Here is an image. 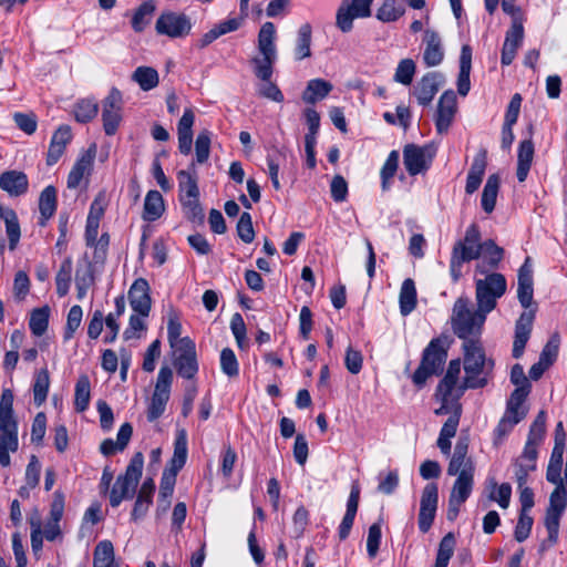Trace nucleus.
Listing matches in <instances>:
<instances>
[{
	"label": "nucleus",
	"instance_id": "nucleus-1",
	"mask_svg": "<svg viewBox=\"0 0 567 567\" xmlns=\"http://www.w3.org/2000/svg\"><path fill=\"white\" fill-rule=\"evenodd\" d=\"M468 446V436L461 435L447 466V474L456 476L449 498L446 515L449 520H454L457 517L462 504L470 497L474 486L475 464L467 455Z\"/></svg>",
	"mask_w": 567,
	"mask_h": 567
},
{
	"label": "nucleus",
	"instance_id": "nucleus-2",
	"mask_svg": "<svg viewBox=\"0 0 567 567\" xmlns=\"http://www.w3.org/2000/svg\"><path fill=\"white\" fill-rule=\"evenodd\" d=\"M450 346V338L445 334L430 341L423 350L420 365L412 375L415 385H424L430 377L439 375L443 371Z\"/></svg>",
	"mask_w": 567,
	"mask_h": 567
},
{
	"label": "nucleus",
	"instance_id": "nucleus-3",
	"mask_svg": "<svg viewBox=\"0 0 567 567\" xmlns=\"http://www.w3.org/2000/svg\"><path fill=\"white\" fill-rule=\"evenodd\" d=\"M488 313L489 311H483L480 307H477L476 310H472L470 300L460 297L453 306L451 317L452 329L454 333L458 338L464 339V341L472 340L470 337L481 333Z\"/></svg>",
	"mask_w": 567,
	"mask_h": 567
},
{
	"label": "nucleus",
	"instance_id": "nucleus-4",
	"mask_svg": "<svg viewBox=\"0 0 567 567\" xmlns=\"http://www.w3.org/2000/svg\"><path fill=\"white\" fill-rule=\"evenodd\" d=\"M481 238L480 227L473 223L467 227L464 238L454 244L450 260V274L454 282L462 277L465 262L480 258L483 244Z\"/></svg>",
	"mask_w": 567,
	"mask_h": 567
},
{
	"label": "nucleus",
	"instance_id": "nucleus-5",
	"mask_svg": "<svg viewBox=\"0 0 567 567\" xmlns=\"http://www.w3.org/2000/svg\"><path fill=\"white\" fill-rule=\"evenodd\" d=\"M259 55L251 59L254 73L258 80H269L274 74V64L277 61L276 27L272 22H265L257 40Z\"/></svg>",
	"mask_w": 567,
	"mask_h": 567
},
{
	"label": "nucleus",
	"instance_id": "nucleus-6",
	"mask_svg": "<svg viewBox=\"0 0 567 567\" xmlns=\"http://www.w3.org/2000/svg\"><path fill=\"white\" fill-rule=\"evenodd\" d=\"M474 282L476 306L483 311L492 312L496 308L497 300L506 292L507 282L505 276L496 271L475 272Z\"/></svg>",
	"mask_w": 567,
	"mask_h": 567
},
{
	"label": "nucleus",
	"instance_id": "nucleus-7",
	"mask_svg": "<svg viewBox=\"0 0 567 567\" xmlns=\"http://www.w3.org/2000/svg\"><path fill=\"white\" fill-rule=\"evenodd\" d=\"M464 350V389L483 388L487 383V363L484 350L478 340H466Z\"/></svg>",
	"mask_w": 567,
	"mask_h": 567
},
{
	"label": "nucleus",
	"instance_id": "nucleus-8",
	"mask_svg": "<svg viewBox=\"0 0 567 567\" xmlns=\"http://www.w3.org/2000/svg\"><path fill=\"white\" fill-rule=\"evenodd\" d=\"M144 456L141 452H136L132 456L124 475H120L116 478L110 492V504L112 507H117L123 499L133 497L142 476Z\"/></svg>",
	"mask_w": 567,
	"mask_h": 567
},
{
	"label": "nucleus",
	"instance_id": "nucleus-9",
	"mask_svg": "<svg viewBox=\"0 0 567 567\" xmlns=\"http://www.w3.org/2000/svg\"><path fill=\"white\" fill-rule=\"evenodd\" d=\"M173 382V371L169 367H161L154 392L147 406V420L154 422L159 419L166 409L171 396V386Z\"/></svg>",
	"mask_w": 567,
	"mask_h": 567
},
{
	"label": "nucleus",
	"instance_id": "nucleus-10",
	"mask_svg": "<svg viewBox=\"0 0 567 567\" xmlns=\"http://www.w3.org/2000/svg\"><path fill=\"white\" fill-rule=\"evenodd\" d=\"M373 0H342L337 10L336 24L344 33L350 32L355 18L371 16Z\"/></svg>",
	"mask_w": 567,
	"mask_h": 567
},
{
	"label": "nucleus",
	"instance_id": "nucleus-11",
	"mask_svg": "<svg viewBox=\"0 0 567 567\" xmlns=\"http://www.w3.org/2000/svg\"><path fill=\"white\" fill-rule=\"evenodd\" d=\"M155 30L161 35L184 38L192 30L190 19L184 13L172 11L162 12L155 23Z\"/></svg>",
	"mask_w": 567,
	"mask_h": 567
},
{
	"label": "nucleus",
	"instance_id": "nucleus-12",
	"mask_svg": "<svg viewBox=\"0 0 567 567\" xmlns=\"http://www.w3.org/2000/svg\"><path fill=\"white\" fill-rule=\"evenodd\" d=\"M123 100L117 89H112L102 102L103 130L106 135L116 133L122 122Z\"/></svg>",
	"mask_w": 567,
	"mask_h": 567
},
{
	"label": "nucleus",
	"instance_id": "nucleus-13",
	"mask_svg": "<svg viewBox=\"0 0 567 567\" xmlns=\"http://www.w3.org/2000/svg\"><path fill=\"white\" fill-rule=\"evenodd\" d=\"M432 158L433 153L429 146L408 144L403 148V164L411 176L427 171Z\"/></svg>",
	"mask_w": 567,
	"mask_h": 567
},
{
	"label": "nucleus",
	"instance_id": "nucleus-14",
	"mask_svg": "<svg viewBox=\"0 0 567 567\" xmlns=\"http://www.w3.org/2000/svg\"><path fill=\"white\" fill-rule=\"evenodd\" d=\"M175 350L174 365L178 375L193 379L198 371L195 343L189 338H184L182 346Z\"/></svg>",
	"mask_w": 567,
	"mask_h": 567
},
{
	"label": "nucleus",
	"instance_id": "nucleus-15",
	"mask_svg": "<svg viewBox=\"0 0 567 567\" xmlns=\"http://www.w3.org/2000/svg\"><path fill=\"white\" fill-rule=\"evenodd\" d=\"M439 501V491L435 483L425 485L422 492L419 513V528L426 533L435 517Z\"/></svg>",
	"mask_w": 567,
	"mask_h": 567
},
{
	"label": "nucleus",
	"instance_id": "nucleus-16",
	"mask_svg": "<svg viewBox=\"0 0 567 567\" xmlns=\"http://www.w3.org/2000/svg\"><path fill=\"white\" fill-rule=\"evenodd\" d=\"M524 25L523 20L519 18H515L512 21L509 29L506 31L505 40L502 48L501 53V63L502 65H509L514 61L518 49L523 44L524 40Z\"/></svg>",
	"mask_w": 567,
	"mask_h": 567
},
{
	"label": "nucleus",
	"instance_id": "nucleus-17",
	"mask_svg": "<svg viewBox=\"0 0 567 567\" xmlns=\"http://www.w3.org/2000/svg\"><path fill=\"white\" fill-rule=\"evenodd\" d=\"M456 113V95L452 90L445 91L437 103L435 117L436 131L440 134L447 133Z\"/></svg>",
	"mask_w": 567,
	"mask_h": 567
},
{
	"label": "nucleus",
	"instance_id": "nucleus-18",
	"mask_svg": "<svg viewBox=\"0 0 567 567\" xmlns=\"http://www.w3.org/2000/svg\"><path fill=\"white\" fill-rule=\"evenodd\" d=\"M130 306L134 312L142 317H147L151 311L152 300L150 296V285L146 279H136L128 290Z\"/></svg>",
	"mask_w": 567,
	"mask_h": 567
},
{
	"label": "nucleus",
	"instance_id": "nucleus-19",
	"mask_svg": "<svg viewBox=\"0 0 567 567\" xmlns=\"http://www.w3.org/2000/svg\"><path fill=\"white\" fill-rule=\"evenodd\" d=\"M19 446L17 422L0 421V464L3 467L10 465V452H16Z\"/></svg>",
	"mask_w": 567,
	"mask_h": 567
},
{
	"label": "nucleus",
	"instance_id": "nucleus-20",
	"mask_svg": "<svg viewBox=\"0 0 567 567\" xmlns=\"http://www.w3.org/2000/svg\"><path fill=\"white\" fill-rule=\"evenodd\" d=\"M443 83L444 76L439 72H429L423 75L413 91L417 102L421 105H429Z\"/></svg>",
	"mask_w": 567,
	"mask_h": 567
},
{
	"label": "nucleus",
	"instance_id": "nucleus-21",
	"mask_svg": "<svg viewBox=\"0 0 567 567\" xmlns=\"http://www.w3.org/2000/svg\"><path fill=\"white\" fill-rule=\"evenodd\" d=\"M535 311H524L515 323V334L513 342V357L518 359L523 355L526 343L530 337Z\"/></svg>",
	"mask_w": 567,
	"mask_h": 567
},
{
	"label": "nucleus",
	"instance_id": "nucleus-22",
	"mask_svg": "<svg viewBox=\"0 0 567 567\" xmlns=\"http://www.w3.org/2000/svg\"><path fill=\"white\" fill-rule=\"evenodd\" d=\"M247 18L248 16H244L239 11L238 17L228 18L224 21L218 22L209 31L202 35V38L198 40L197 45L200 49L206 48L221 35L237 31L243 25Z\"/></svg>",
	"mask_w": 567,
	"mask_h": 567
},
{
	"label": "nucleus",
	"instance_id": "nucleus-23",
	"mask_svg": "<svg viewBox=\"0 0 567 567\" xmlns=\"http://www.w3.org/2000/svg\"><path fill=\"white\" fill-rule=\"evenodd\" d=\"M96 154L95 144L91 145L75 162L68 176V187L76 188L84 176L90 175Z\"/></svg>",
	"mask_w": 567,
	"mask_h": 567
},
{
	"label": "nucleus",
	"instance_id": "nucleus-24",
	"mask_svg": "<svg viewBox=\"0 0 567 567\" xmlns=\"http://www.w3.org/2000/svg\"><path fill=\"white\" fill-rule=\"evenodd\" d=\"M504 256V250L499 246H497L494 240L488 239L482 244V252L480 256V261L475 266L476 274H485L489 271H494L502 261Z\"/></svg>",
	"mask_w": 567,
	"mask_h": 567
},
{
	"label": "nucleus",
	"instance_id": "nucleus-25",
	"mask_svg": "<svg viewBox=\"0 0 567 567\" xmlns=\"http://www.w3.org/2000/svg\"><path fill=\"white\" fill-rule=\"evenodd\" d=\"M537 450L525 447L523 453L514 461V475L517 486L527 483L528 475L536 470Z\"/></svg>",
	"mask_w": 567,
	"mask_h": 567
},
{
	"label": "nucleus",
	"instance_id": "nucleus-26",
	"mask_svg": "<svg viewBox=\"0 0 567 567\" xmlns=\"http://www.w3.org/2000/svg\"><path fill=\"white\" fill-rule=\"evenodd\" d=\"M423 41L425 44L423 61L426 66L431 68L441 64L444 59V50L439 33L433 30H426Z\"/></svg>",
	"mask_w": 567,
	"mask_h": 567
},
{
	"label": "nucleus",
	"instance_id": "nucleus-27",
	"mask_svg": "<svg viewBox=\"0 0 567 567\" xmlns=\"http://www.w3.org/2000/svg\"><path fill=\"white\" fill-rule=\"evenodd\" d=\"M194 123L195 114L193 110L186 109L177 124L178 150L184 155L192 152Z\"/></svg>",
	"mask_w": 567,
	"mask_h": 567
},
{
	"label": "nucleus",
	"instance_id": "nucleus-28",
	"mask_svg": "<svg viewBox=\"0 0 567 567\" xmlns=\"http://www.w3.org/2000/svg\"><path fill=\"white\" fill-rule=\"evenodd\" d=\"M29 181L23 172L7 171L0 175V188L10 196L18 197L28 192Z\"/></svg>",
	"mask_w": 567,
	"mask_h": 567
},
{
	"label": "nucleus",
	"instance_id": "nucleus-29",
	"mask_svg": "<svg viewBox=\"0 0 567 567\" xmlns=\"http://www.w3.org/2000/svg\"><path fill=\"white\" fill-rule=\"evenodd\" d=\"M486 165H487L486 151L482 150L473 158V163L467 173L466 185H465V192L467 194H473L478 189V187L482 183L483 176L485 174Z\"/></svg>",
	"mask_w": 567,
	"mask_h": 567
},
{
	"label": "nucleus",
	"instance_id": "nucleus-30",
	"mask_svg": "<svg viewBox=\"0 0 567 567\" xmlns=\"http://www.w3.org/2000/svg\"><path fill=\"white\" fill-rule=\"evenodd\" d=\"M472 69V49L470 45L464 44L460 55V73L457 76V92L460 95L465 96L470 92L471 81L470 74Z\"/></svg>",
	"mask_w": 567,
	"mask_h": 567
},
{
	"label": "nucleus",
	"instance_id": "nucleus-31",
	"mask_svg": "<svg viewBox=\"0 0 567 567\" xmlns=\"http://www.w3.org/2000/svg\"><path fill=\"white\" fill-rule=\"evenodd\" d=\"M154 491L155 483L153 478H146L138 491L137 498L132 511V519L137 520L147 513L148 507L152 504Z\"/></svg>",
	"mask_w": 567,
	"mask_h": 567
},
{
	"label": "nucleus",
	"instance_id": "nucleus-32",
	"mask_svg": "<svg viewBox=\"0 0 567 567\" xmlns=\"http://www.w3.org/2000/svg\"><path fill=\"white\" fill-rule=\"evenodd\" d=\"M461 416H458V409L456 408V412L453 415H450L449 419L443 424L439 439H437V447L444 455H450L451 453V439L455 436Z\"/></svg>",
	"mask_w": 567,
	"mask_h": 567
},
{
	"label": "nucleus",
	"instance_id": "nucleus-33",
	"mask_svg": "<svg viewBox=\"0 0 567 567\" xmlns=\"http://www.w3.org/2000/svg\"><path fill=\"white\" fill-rule=\"evenodd\" d=\"M187 435L184 430H181L177 433L175 443H174V453L171 458L169 465L165 471L177 474L186 463L187 458Z\"/></svg>",
	"mask_w": 567,
	"mask_h": 567
},
{
	"label": "nucleus",
	"instance_id": "nucleus-34",
	"mask_svg": "<svg viewBox=\"0 0 567 567\" xmlns=\"http://www.w3.org/2000/svg\"><path fill=\"white\" fill-rule=\"evenodd\" d=\"M534 158V144L532 140H525L519 143L517 154V179L522 183L525 182L529 173L532 162Z\"/></svg>",
	"mask_w": 567,
	"mask_h": 567
},
{
	"label": "nucleus",
	"instance_id": "nucleus-35",
	"mask_svg": "<svg viewBox=\"0 0 567 567\" xmlns=\"http://www.w3.org/2000/svg\"><path fill=\"white\" fill-rule=\"evenodd\" d=\"M332 89L333 86L330 82L323 79H312L307 83L302 93V100L308 104H315L318 101L323 100Z\"/></svg>",
	"mask_w": 567,
	"mask_h": 567
},
{
	"label": "nucleus",
	"instance_id": "nucleus-36",
	"mask_svg": "<svg viewBox=\"0 0 567 567\" xmlns=\"http://www.w3.org/2000/svg\"><path fill=\"white\" fill-rule=\"evenodd\" d=\"M165 210L164 199L158 190L147 192L144 200L143 219L154 221L158 219Z\"/></svg>",
	"mask_w": 567,
	"mask_h": 567
},
{
	"label": "nucleus",
	"instance_id": "nucleus-37",
	"mask_svg": "<svg viewBox=\"0 0 567 567\" xmlns=\"http://www.w3.org/2000/svg\"><path fill=\"white\" fill-rule=\"evenodd\" d=\"M399 303L402 316L410 315L416 307V288L411 278H408L402 282Z\"/></svg>",
	"mask_w": 567,
	"mask_h": 567
},
{
	"label": "nucleus",
	"instance_id": "nucleus-38",
	"mask_svg": "<svg viewBox=\"0 0 567 567\" xmlns=\"http://www.w3.org/2000/svg\"><path fill=\"white\" fill-rule=\"evenodd\" d=\"M312 28L309 23L300 25L297 32L295 58L300 61L311 56Z\"/></svg>",
	"mask_w": 567,
	"mask_h": 567
},
{
	"label": "nucleus",
	"instance_id": "nucleus-39",
	"mask_svg": "<svg viewBox=\"0 0 567 567\" xmlns=\"http://www.w3.org/2000/svg\"><path fill=\"white\" fill-rule=\"evenodd\" d=\"M155 3L153 0L144 1L134 12L132 17V28L135 32H143L151 23L155 12Z\"/></svg>",
	"mask_w": 567,
	"mask_h": 567
},
{
	"label": "nucleus",
	"instance_id": "nucleus-40",
	"mask_svg": "<svg viewBox=\"0 0 567 567\" xmlns=\"http://www.w3.org/2000/svg\"><path fill=\"white\" fill-rule=\"evenodd\" d=\"M499 188V177L496 174L488 176L482 193V208L489 214L494 210Z\"/></svg>",
	"mask_w": 567,
	"mask_h": 567
},
{
	"label": "nucleus",
	"instance_id": "nucleus-41",
	"mask_svg": "<svg viewBox=\"0 0 567 567\" xmlns=\"http://www.w3.org/2000/svg\"><path fill=\"white\" fill-rule=\"evenodd\" d=\"M178 198L199 196L197 176L195 172L179 171L177 173Z\"/></svg>",
	"mask_w": 567,
	"mask_h": 567
},
{
	"label": "nucleus",
	"instance_id": "nucleus-42",
	"mask_svg": "<svg viewBox=\"0 0 567 567\" xmlns=\"http://www.w3.org/2000/svg\"><path fill=\"white\" fill-rule=\"evenodd\" d=\"M132 80L138 84L143 91H150L158 85V73L151 66H138L132 74Z\"/></svg>",
	"mask_w": 567,
	"mask_h": 567
},
{
	"label": "nucleus",
	"instance_id": "nucleus-43",
	"mask_svg": "<svg viewBox=\"0 0 567 567\" xmlns=\"http://www.w3.org/2000/svg\"><path fill=\"white\" fill-rule=\"evenodd\" d=\"M91 398V384L87 375H80L75 384L74 406L78 412L87 409Z\"/></svg>",
	"mask_w": 567,
	"mask_h": 567
},
{
	"label": "nucleus",
	"instance_id": "nucleus-44",
	"mask_svg": "<svg viewBox=\"0 0 567 567\" xmlns=\"http://www.w3.org/2000/svg\"><path fill=\"white\" fill-rule=\"evenodd\" d=\"M545 431H546V413H545V411H540L530 425L528 437L525 443V447H530V449L537 450L538 445L544 440Z\"/></svg>",
	"mask_w": 567,
	"mask_h": 567
},
{
	"label": "nucleus",
	"instance_id": "nucleus-45",
	"mask_svg": "<svg viewBox=\"0 0 567 567\" xmlns=\"http://www.w3.org/2000/svg\"><path fill=\"white\" fill-rule=\"evenodd\" d=\"M530 388H516L507 402L506 412L524 419L527 414L526 408L523 405Z\"/></svg>",
	"mask_w": 567,
	"mask_h": 567
},
{
	"label": "nucleus",
	"instance_id": "nucleus-46",
	"mask_svg": "<svg viewBox=\"0 0 567 567\" xmlns=\"http://www.w3.org/2000/svg\"><path fill=\"white\" fill-rule=\"evenodd\" d=\"M6 223V231L9 238V249L14 250L20 240L21 231L18 216L13 209L7 208L1 217Z\"/></svg>",
	"mask_w": 567,
	"mask_h": 567
},
{
	"label": "nucleus",
	"instance_id": "nucleus-47",
	"mask_svg": "<svg viewBox=\"0 0 567 567\" xmlns=\"http://www.w3.org/2000/svg\"><path fill=\"white\" fill-rule=\"evenodd\" d=\"M93 567H115L114 547L110 540L100 542L94 549Z\"/></svg>",
	"mask_w": 567,
	"mask_h": 567
},
{
	"label": "nucleus",
	"instance_id": "nucleus-48",
	"mask_svg": "<svg viewBox=\"0 0 567 567\" xmlns=\"http://www.w3.org/2000/svg\"><path fill=\"white\" fill-rule=\"evenodd\" d=\"M39 210L44 220L51 218L56 210V189L47 186L40 194Z\"/></svg>",
	"mask_w": 567,
	"mask_h": 567
},
{
	"label": "nucleus",
	"instance_id": "nucleus-49",
	"mask_svg": "<svg viewBox=\"0 0 567 567\" xmlns=\"http://www.w3.org/2000/svg\"><path fill=\"white\" fill-rule=\"evenodd\" d=\"M560 517L561 514L551 513L546 511L545 515V527L548 533V537L546 540H544L540 545L542 550H546L547 548L551 547L558 542V534H559V525H560Z\"/></svg>",
	"mask_w": 567,
	"mask_h": 567
},
{
	"label": "nucleus",
	"instance_id": "nucleus-50",
	"mask_svg": "<svg viewBox=\"0 0 567 567\" xmlns=\"http://www.w3.org/2000/svg\"><path fill=\"white\" fill-rule=\"evenodd\" d=\"M50 388V375L48 369H41L35 373L33 383L34 404L40 406L44 403Z\"/></svg>",
	"mask_w": 567,
	"mask_h": 567
},
{
	"label": "nucleus",
	"instance_id": "nucleus-51",
	"mask_svg": "<svg viewBox=\"0 0 567 567\" xmlns=\"http://www.w3.org/2000/svg\"><path fill=\"white\" fill-rule=\"evenodd\" d=\"M184 216L192 223H203L204 212L199 203V196L178 198Z\"/></svg>",
	"mask_w": 567,
	"mask_h": 567
},
{
	"label": "nucleus",
	"instance_id": "nucleus-52",
	"mask_svg": "<svg viewBox=\"0 0 567 567\" xmlns=\"http://www.w3.org/2000/svg\"><path fill=\"white\" fill-rule=\"evenodd\" d=\"M49 316L50 309L47 306L34 309L31 312L29 328L34 336L41 337L47 331L49 324Z\"/></svg>",
	"mask_w": 567,
	"mask_h": 567
},
{
	"label": "nucleus",
	"instance_id": "nucleus-53",
	"mask_svg": "<svg viewBox=\"0 0 567 567\" xmlns=\"http://www.w3.org/2000/svg\"><path fill=\"white\" fill-rule=\"evenodd\" d=\"M73 265L70 258L64 259L55 277L56 293L64 297L69 292Z\"/></svg>",
	"mask_w": 567,
	"mask_h": 567
},
{
	"label": "nucleus",
	"instance_id": "nucleus-54",
	"mask_svg": "<svg viewBox=\"0 0 567 567\" xmlns=\"http://www.w3.org/2000/svg\"><path fill=\"white\" fill-rule=\"evenodd\" d=\"M212 132L202 130L195 141L196 163L204 164L208 161L210 154Z\"/></svg>",
	"mask_w": 567,
	"mask_h": 567
},
{
	"label": "nucleus",
	"instance_id": "nucleus-55",
	"mask_svg": "<svg viewBox=\"0 0 567 567\" xmlns=\"http://www.w3.org/2000/svg\"><path fill=\"white\" fill-rule=\"evenodd\" d=\"M461 373V360H452L449 363L447 371L444 375V378L441 380V382L437 385L439 391H444L445 393H452Z\"/></svg>",
	"mask_w": 567,
	"mask_h": 567
},
{
	"label": "nucleus",
	"instance_id": "nucleus-56",
	"mask_svg": "<svg viewBox=\"0 0 567 567\" xmlns=\"http://www.w3.org/2000/svg\"><path fill=\"white\" fill-rule=\"evenodd\" d=\"M435 398L441 403V405L434 410L435 415H453L456 412L457 406L458 416H461L462 405L458 402V399H452V393H445L444 391L436 390Z\"/></svg>",
	"mask_w": 567,
	"mask_h": 567
},
{
	"label": "nucleus",
	"instance_id": "nucleus-57",
	"mask_svg": "<svg viewBox=\"0 0 567 567\" xmlns=\"http://www.w3.org/2000/svg\"><path fill=\"white\" fill-rule=\"evenodd\" d=\"M99 111L97 103L93 100H81L79 101L73 109L74 117L80 123H87L92 121Z\"/></svg>",
	"mask_w": 567,
	"mask_h": 567
},
{
	"label": "nucleus",
	"instance_id": "nucleus-58",
	"mask_svg": "<svg viewBox=\"0 0 567 567\" xmlns=\"http://www.w3.org/2000/svg\"><path fill=\"white\" fill-rule=\"evenodd\" d=\"M523 419L505 411L494 431V444L499 445L504 439L512 432L513 427Z\"/></svg>",
	"mask_w": 567,
	"mask_h": 567
},
{
	"label": "nucleus",
	"instance_id": "nucleus-59",
	"mask_svg": "<svg viewBox=\"0 0 567 567\" xmlns=\"http://www.w3.org/2000/svg\"><path fill=\"white\" fill-rule=\"evenodd\" d=\"M398 166H399V152L392 151V152H390V154L380 172L381 186L384 192L390 189V185H391L390 181L395 175Z\"/></svg>",
	"mask_w": 567,
	"mask_h": 567
},
{
	"label": "nucleus",
	"instance_id": "nucleus-60",
	"mask_svg": "<svg viewBox=\"0 0 567 567\" xmlns=\"http://www.w3.org/2000/svg\"><path fill=\"white\" fill-rule=\"evenodd\" d=\"M220 370L228 378H236L239 374V363L235 352L229 348H224L220 352Z\"/></svg>",
	"mask_w": 567,
	"mask_h": 567
},
{
	"label": "nucleus",
	"instance_id": "nucleus-61",
	"mask_svg": "<svg viewBox=\"0 0 567 567\" xmlns=\"http://www.w3.org/2000/svg\"><path fill=\"white\" fill-rule=\"evenodd\" d=\"M181 334L182 324L179 322V318L175 311H171L167 321V338L169 346L173 349L179 348L182 346L184 338H182Z\"/></svg>",
	"mask_w": 567,
	"mask_h": 567
},
{
	"label": "nucleus",
	"instance_id": "nucleus-62",
	"mask_svg": "<svg viewBox=\"0 0 567 567\" xmlns=\"http://www.w3.org/2000/svg\"><path fill=\"white\" fill-rule=\"evenodd\" d=\"M404 9L396 6L395 0H384L377 12V18L382 22H392L403 16Z\"/></svg>",
	"mask_w": 567,
	"mask_h": 567
},
{
	"label": "nucleus",
	"instance_id": "nucleus-63",
	"mask_svg": "<svg viewBox=\"0 0 567 567\" xmlns=\"http://www.w3.org/2000/svg\"><path fill=\"white\" fill-rule=\"evenodd\" d=\"M559 344H560V337L558 333H554L550 336L547 343L544 346L539 360L544 362V365L550 367L558 357L559 351Z\"/></svg>",
	"mask_w": 567,
	"mask_h": 567
},
{
	"label": "nucleus",
	"instance_id": "nucleus-64",
	"mask_svg": "<svg viewBox=\"0 0 567 567\" xmlns=\"http://www.w3.org/2000/svg\"><path fill=\"white\" fill-rule=\"evenodd\" d=\"M567 507V491L566 486H556L549 496V504L546 508L547 512L564 514Z\"/></svg>",
	"mask_w": 567,
	"mask_h": 567
}]
</instances>
